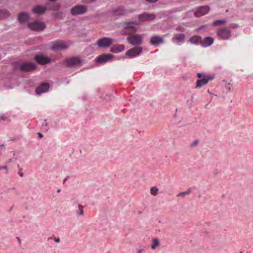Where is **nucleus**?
<instances>
[{"mask_svg":"<svg viewBox=\"0 0 253 253\" xmlns=\"http://www.w3.org/2000/svg\"><path fill=\"white\" fill-rule=\"evenodd\" d=\"M134 24H136V25L139 24L138 23L134 22H128L122 23V24L124 29L122 31V33L123 34H129L131 33L136 32L137 29L134 26Z\"/></svg>","mask_w":253,"mask_h":253,"instance_id":"nucleus-1","label":"nucleus"},{"mask_svg":"<svg viewBox=\"0 0 253 253\" xmlns=\"http://www.w3.org/2000/svg\"><path fill=\"white\" fill-rule=\"evenodd\" d=\"M126 39L128 43L131 45H139L142 43V38L140 35H130Z\"/></svg>","mask_w":253,"mask_h":253,"instance_id":"nucleus-2","label":"nucleus"},{"mask_svg":"<svg viewBox=\"0 0 253 253\" xmlns=\"http://www.w3.org/2000/svg\"><path fill=\"white\" fill-rule=\"evenodd\" d=\"M113 42V40L112 38L103 37L97 40L96 44L101 48H107L109 47Z\"/></svg>","mask_w":253,"mask_h":253,"instance_id":"nucleus-3","label":"nucleus"},{"mask_svg":"<svg viewBox=\"0 0 253 253\" xmlns=\"http://www.w3.org/2000/svg\"><path fill=\"white\" fill-rule=\"evenodd\" d=\"M68 47V45L67 43L62 41H57L52 42L50 45V48L52 50H61L66 49Z\"/></svg>","mask_w":253,"mask_h":253,"instance_id":"nucleus-4","label":"nucleus"},{"mask_svg":"<svg viewBox=\"0 0 253 253\" xmlns=\"http://www.w3.org/2000/svg\"><path fill=\"white\" fill-rule=\"evenodd\" d=\"M217 34L220 39L226 40L231 37V32L227 28H223L217 30Z\"/></svg>","mask_w":253,"mask_h":253,"instance_id":"nucleus-5","label":"nucleus"},{"mask_svg":"<svg viewBox=\"0 0 253 253\" xmlns=\"http://www.w3.org/2000/svg\"><path fill=\"white\" fill-rule=\"evenodd\" d=\"M29 28L33 31H42L45 28V25L43 22L35 21L29 24Z\"/></svg>","mask_w":253,"mask_h":253,"instance_id":"nucleus-6","label":"nucleus"},{"mask_svg":"<svg viewBox=\"0 0 253 253\" xmlns=\"http://www.w3.org/2000/svg\"><path fill=\"white\" fill-rule=\"evenodd\" d=\"M142 52V47L138 46L128 50L126 52V55L129 58H134L140 55Z\"/></svg>","mask_w":253,"mask_h":253,"instance_id":"nucleus-7","label":"nucleus"},{"mask_svg":"<svg viewBox=\"0 0 253 253\" xmlns=\"http://www.w3.org/2000/svg\"><path fill=\"white\" fill-rule=\"evenodd\" d=\"M185 37V36L184 34H176L173 35L171 41L176 45H180L184 42Z\"/></svg>","mask_w":253,"mask_h":253,"instance_id":"nucleus-8","label":"nucleus"},{"mask_svg":"<svg viewBox=\"0 0 253 253\" xmlns=\"http://www.w3.org/2000/svg\"><path fill=\"white\" fill-rule=\"evenodd\" d=\"M86 11V7L84 5H76L71 10L72 15H80L84 13Z\"/></svg>","mask_w":253,"mask_h":253,"instance_id":"nucleus-9","label":"nucleus"},{"mask_svg":"<svg viewBox=\"0 0 253 253\" xmlns=\"http://www.w3.org/2000/svg\"><path fill=\"white\" fill-rule=\"evenodd\" d=\"M58 8V6H55L52 8L46 9L43 6L37 5L33 8V12L36 14H41L44 13L46 10H57Z\"/></svg>","mask_w":253,"mask_h":253,"instance_id":"nucleus-10","label":"nucleus"},{"mask_svg":"<svg viewBox=\"0 0 253 253\" xmlns=\"http://www.w3.org/2000/svg\"><path fill=\"white\" fill-rule=\"evenodd\" d=\"M18 68L22 71H31L35 69L36 66L32 63H24L19 66Z\"/></svg>","mask_w":253,"mask_h":253,"instance_id":"nucleus-11","label":"nucleus"},{"mask_svg":"<svg viewBox=\"0 0 253 253\" xmlns=\"http://www.w3.org/2000/svg\"><path fill=\"white\" fill-rule=\"evenodd\" d=\"M66 64L67 66L73 67L81 65L82 64V60L78 57L71 58L67 60Z\"/></svg>","mask_w":253,"mask_h":253,"instance_id":"nucleus-12","label":"nucleus"},{"mask_svg":"<svg viewBox=\"0 0 253 253\" xmlns=\"http://www.w3.org/2000/svg\"><path fill=\"white\" fill-rule=\"evenodd\" d=\"M210 10L208 6H203L198 7L195 11L194 15L196 17H201L207 14Z\"/></svg>","mask_w":253,"mask_h":253,"instance_id":"nucleus-13","label":"nucleus"},{"mask_svg":"<svg viewBox=\"0 0 253 253\" xmlns=\"http://www.w3.org/2000/svg\"><path fill=\"white\" fill-rule=\"evenodd\" d=\"M113 55L111 54H102L96 58L98 63L104 64L112 60Z\"/></svg>","mask_w":253,"mask_h":253,"instance_id":"nucleus-14","label":"nucleus"},{"mask_svg":"<svg viewBox=\"0 0 253 253\" xmlns=\"http://www.w3.org/2000/svg\"><path fill=\"white\" fill-rule=\"evenodd\" d=\"M35 60L40 64H45L50 61V59L43 55H38L35 57Z\"/></svg>","mask_w":253,"mask_h":253,"instance_id":"nucleus-15","label":"nucleus"},{"mask_svg":"<svg viewBox=\"0 0 253 253\" xmlns=\"http://www.w3.org/2000/svg\"><path fill=\"white\" fill-rule=\"evenodd\" d=\"M49 86L47 83H43L39 85L36 89V93L37 94H41L48 91Z\"/></svg>","mask_w":253,"mask_h":253,"instance_id":"nucleus-16","label":"nucleus"},{"mask_svg":"<svg viewBox=\"0 0 253 253\" xmlns=\"http://www.w3.org/2000/svg\"><path fill=\"white\" fill-rule=\"evenodd\" d=\"M164 42V39L159 36H153L150 40V42L151 44L156 45L161 43H163Z\"/></svg>","mask_w":253,"mask_h":253,"instance_id":"nucleus-17","label":"nucleus"},{"mask_svg":"<svg viewBox=\"0 0 253 253\" xmlns=\"http://www.w3.org/2000/svg\"><path fill=\"white\" fill-rule=\"evenodd\" d=\"M156 16L153 14L144 13L138 15V18L142 20L149 21L154 20Z\"/></svg>","mask_w":253,"mask_h":253,"instance_id":"nucleus-18","label":"nucleus"},{"mask_svg":"<svg viewBox=\"0 0 253 253\" xmlns=\"http://www.w3.org/2000/svg\"><path fill=\"white\" fill-rule=\"evenodd\" d=\"M18 21L21 23H27L29 21V15L25 12H22L19 15Z\"/></svg>","mask_w":253,"mask_h":253,"instance_id":"nucleus-19","label":"nucleus"},{"mask_svg":"<svg viewBox=\"0 0 253 253\" xmlns=\"http://www.w3.org/2000/svg\"><path fill=\"white\" fill-rule=\"evenodd\" d=\"M211 79L207 76H204L202 79L198 80L196 88H200L206 84Z\"/></svg>","mask_w":253,"mask_h":253,"instance_id":"nucleus-20","label":"nucleus"},{"mask_svg":"<svg viewBox=\"0 0 253 253\" xmlns=\"http://www.w3.org/2000/svg\"><path fill=\"white\" fill-rule=\"evenodd\" d=\"M214 40L211 37L205 38L203 41L201 42L202 46L206 47L211 45L213 42Z\"/></svg>","mask_w":253,"mask_h":253,"instance_id":"nucleus-21","label":"nucleus"},{"mask_svg":"<svg viewBox=\"0 0 253 253\" xmlns=\"http://www.w3.org/2000/svg\"><path fill=\"white\" fill-rule=\"evenodd\" d=\"M125 49L123 44L115 45L111 47V51L113 53H119Z\"/></svg>","mask_w":253,"mask_h":253,"instance_id":"nucleus-22","label":"nucleus"},{"mask_svg":"<svg viewBox=\"0 0 253 253\" xmlns=\"http://www.w3.org/2000/svg\"><path fill=\"white\" fill-rule=\"evenodd\" d=\"M126 14V12L123 7H119L114 12V14L117 16H124Z\"/></svg>","mask_w":253,"mask_h":253,"instance_id":"nucleus-23","label":"nucleus"},{"mask_svg":"<svg viewBox=\"0 0 253 253\" xmlns=\"http://www.w3.org/2000/svg\"><path fill=\"white\" fill-rule=\"evenodd\" d=\"M160 246V243L158 238H155L152 241V245L151 249L152 250H155L157 247Z\"/></svg>","mask_w":253,"mask_h":253,"instance_id":"nucleus-24","label":"nucleus"},{"mask_svg":"<svg viewBox=\"0 0 253 253\" xmlns=\"http://www.w3.org/2000/svg\"><path fill=\"white\" fill-rule=\"evenodd\" d=\"M10 15L9 12L5 9L0 10V16L2 18H5Z\"/></svg>","mask_w":253,"mask_h":253,"instance_id":"nucleus-25","label":"nucleus"},{"mask_svg":"<svg viewBox=\"0 0 253 253\" xmlns=\"http://www.w3.org/2000/svg\"><path fill=\"white\" fill-rule=\"evenodd\" d=\"M201 38L198 36H193L189 39V42L192 44H196L200 40Z\"/></svg>","mask_w":253,"mask_h":253,"instance_id":"nucleus-26","label":"nucleus"},{"mask_svg":"<svg viewBox=\"0 0 253 253\" xmlns=\"http://www.w3.org/2000/svg\"><path fill=\"white\" fill-rule=\"evenodd\" d=\"M159 189L156 186H153L151 188L150 193L153 196H156L158 193Z\"/></svg>","mask_w":253,"mask_h":253,"instance_id":"nucleus-27","label":"nucleus"},{"mask_svg":"<svg viewBox=\"0 0 253 253\" xmlns=\"http://www.w3.org/2000/svg\"><path fill=\"white\" fill-rule=\"evenodd\" d=\"M226 22V21L224 19L218 20L214 21H213L212 23V25L216 26L218 24H224Z\"/></svg>","mask_w":253,"mask_h":253,"instance_id":"nucleus-28","label":"nucleus"},{"mask_svg":"<svg viewBox=\"0 0 253 253\" xmlns=\"http://www.w3.org/2000/svg\"><path fill=\"white\" fill-rule=\"evenodd\" d=\"M77 214L78 215H82L84 214L83 207L81 205H78V209L76 211Z\"/></svg>","mask_w":253,"mask_h":253,"instance_id":"nucleus-29","label":"nucleus"},{"mask_svg":"<svg viewBox=\"0 0 253 253\" xmlns=\"http://www.w3.org/2000/svg\"><path fill=\"white\" fill-rule=\"evenodd\" d=\"M145 250L144 248L138 249L136 251V253H144Z\"/></svg>","mask_w":253,"mask_h":253,"instance_id":"nucleus-30","label":"nucleus"},{"mask_svg":"<svg viewBox=\"0 0 253 253\" xmlns=\"http://www.w3.org/2000/svg\"><path fill=\"white\" fill-rule=\"evenodd\" d=\"M232 85L230 83H228L227 84H226L225 85V88L226 89H227L228 91H230V89H231V87Z\"/></svg>","mask_w":253,"mask_h":253,"instance_id":"nucleus-31","label":"nucleus"},{"mask_svg":"<svg viewBox=\"0 0 253 253\" xmlns=\"http://www.w3.org/2000/svg\"><path fill=\"white\" fill-rule=\"evenodd\" d=\"M189 194V192H181L179 194H178V196H182V197H184L186 195H188Z\"/></svg>","mask_w":253,"mask_h":253,"instance_id":"nucleus-32","label":"nucleus"},{"mask_svg":"<svg viewBox=\"0 0 253 253\" xmlns=\"http://www.w3.org/2000/svg\"><path fill=\"white\" fill-rule=\"evenodd\" d=\"M207 27H208V25H203V26H201V27H200L198 28L197 29V31H200V30H202V29H205V28H206Z\"/></svg>","mask_w":253,"mask_h":253,"instance_id":"nucleus-33","label":"nucleus"},{"mask_svg":"<svg viewBox=\"0 0 253 253\" xmlns=\"http://www.w3.org/2000/svg\"><path fill=\"white\" fill-rule=\"evenodd\" d=\"M42 126H46L47 127V122H46V120H44L43 122L42 123Z\"/></svg>","mask_w":253,"mask_h":253,"instance_id":"nucleus-34","label":"nucleus"},{"mask_svg":"<svg viewBox=\"0 0 253 253\" xmlns=\"http://www.w3.org/2000/svg\"><path fill=\"white\" fill-rule=\"evenodd\" d=\"M1 169L7 170V167L6 166H0V170Z\"/></svg>","mask_w":253,"mask_h":253,"instance_id":"nucleus-35","label":"nucleus"},{"mask_svg":"<svg viewBox=\"0 0 253 253\" xmlns=\"http://www.w3.org/2000/svg\"><path fill=\"white\" fill-rule=\"evenodd\" d=\"M197 77H198V78H202V77H203V74H202V73H198V74H197Z\"/></svg>","mask_w":253,"mask_h":253,"instance_id":"nucleus-36","label":"nucleus"},{"mask_svg":"<svg viewBox=\"0 0 253 253\" xmlns=\"http://www.w3.org/2000/svg\"><path fill=\"white\" fill-rule=\"evenodd\" d=\"M147 1L150 2H155L158 0H146Z\"/></svg>","mask_w":253,"mask_h":253,"instance_id":"nucleus-37","label":"nucleus"},{"mask_svg":"<svg viewBox=\"0 0 253 253\" xmlns=\"http://www.w3.org/2000/svg\"><path fill=\"white\" fill-rule=\"evenodd\" d=\"M38 136L40 138H42L43 137V135L41 133H38Z\"/></svg>","mask_w":253,"mask_h":253,"instance_id":"nucleus-38","label":"nucleus"},{"mask_svg":"<svg viewBox=\"0 0 253 253\" xmlns=\"http://www.w3.org/2000/svg\"><path fill=\"white\" fill-rule=\"evenodd\" d=\"M18 173H19V175H20L21 177H22V176H23V173H22L21 171H19V172H18Z\"/></svg>","mask_w":253,"mask_h":253,"instance_id":"nucleus-39","label":"nucleus"},{"mask_svg":"<svg viewBox=\"0 0 253 253\" xmlns=\"http://www.w3.org/2000/svg\"><path fill=\"white\" fill-rule=\"evenodd\" d=\"M59 241H60V240H59V239H58H58H55V241L56 242H59Z\"/></svg>","mask_w":253,"mask_h":253,"instance_id":"nucleus-40","label":"nucleus"},{"mask_svg":"<svg viewBox=\"0 0 253 253\" xmlns=\"http://www.w3.org/2000/svg\"><path fill=\"white\" fill-rule=\"evenodd\" d=\"M60 191H61V190L60 189H58V190H57V193H59Z\"/></svg>","mask_w":253,"mask_h":253,"instance_id":"nucleus-41","label":"nucleus"},{"mask_svg":"<svg viewBox=\"0 0 253 253\" xmlns=\"http://www.w3.org/2000/svg\"><path fill=\"white\" fill-rule=\"evenodd\" d=\"M3 117H2V116H0V119H2H2H3Z\"/></svg>","mask_w":253,"mask_h":253,"instance_id":"nucleus-42","label":"nucleus"},{"mask_svg":"<svg viewBox=\"0 0 253 253\" xmlns=\"http://www.w3.org/2000/svg\"><path fill=\"white\" fill-rule=\"evenodd\" d=\"M3 144H2L1 145H0V147H3Z\"/></svg>","mask_w":253,"mask_h":253,"instance_id":"nucleus-43","label":"nucleus"},{"mask_svg":"<svg viewBox=\"0 0 253 253\" xmlns=\"http://www.w3.org/2000/svg\"><path fill=\"white\" fill-rule=\"evenodd\" d=\"M106 253H111L110 252H107Z\"/></svg>","mask_w":253,"mask_h":253,"instance_id":"nucleus-44","label":"nucleus"},{"mask_svg":"<svg viewBox=\"0 0 253 253\" xmlns=\"http://www.w3.org/2000/svg\"><path fill=\"white\" fill-rule=\"evenodd\" d=\"M10 162H11V160H9L8 162L10 163Z\"/></svg>","mask_w":253,"mask_h":253,"instance_id":"nucleus-45","label":"nucleus"}]
</instances>
